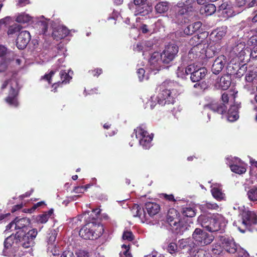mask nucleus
I'll list each match as a JSON object with an SVG mask.
<instances>
[{"label": "nucleus", "instance_id": "obj_1", "mask_svg": "<svg viewBox=\"0 0 257 257\" xmlns=\"http://www.w3.org/2000/svg\"><path fill=\"white\" fill-rule=\"evenodd\" d=\"M172 83L165 81L158 88L159 93L157 96H152L146 103V107L153 109L157 103L162 106L166 104H173L177 95L176 89L172 88Z\"/></svg>", "mask_w": 257, "mask_h": 257}, {"label": "nucleus", "instance_id": "obj_2", "mask_svg": "<svg viewBox=\"0 0 257 257\" xmlns=\"http://www.w3.org/2000/svg\"><path fill=\"white\" fill-rule=\"evenodd\" d=\"M195 0L180 1L174 7V12L170 15L172 22L178 24H182L188 21L190 13L195 10Z\"/></svg>", "mask_w": 257, "mask_h": 257}, {"label": "nucleus", "instance_id": "obj_3", "mask_svg": "<svg viewBox=\"0 0 257 257\" xmlns=\"http://www.w3.org/2000/svg\"><path fill=\"white\" fill-rule=\"evenodd\" d=\"M197 222L203 228L210 232L223 230L227 223L225 218L219 214L210 216L201 215L198 217Z\"/></svg>", "mask_w": 257, "mask_h": 257}, {"label": "nucleus", "instance_id": "obj_4", "mask_svg": "<svg viewBox=\"0 0 257 257\" xmlns=\"http://www.w3.org/2000/svg\"><path fill=\"white\" fill-rule=\"evenodd\" d=\"M8 87L10 89L8 96L6 98V102L12 107H16L19 105L18 100V84L17 80L14 77L10 80H6L2 85L1 89Z\"/></svg>", "mask_w": 257, "mask_h": 257}, {"label": "nucleus", "instance_id": "obj_5", "mask_svg": "<svg viewBox=\"0 0 257 257\" xmlns=\"http://www.w3.org/2000/svg\"><path fill=\"white\" fill-rule=\"evenodd\" d=\"M104 231L102 224L90 222L85 224L80 230L79 234L84 239H95L100 237Z\"/></svg>", "mask_w": 257, "mask_h": 257}, {"label": "nucleus", "instance_id": "obj_6", "mask_svg": "<svg viewBox=\"0 0 257 257\" xmlns=\"http://www.w3.org/2000/svg\"><path fill=\"white\" fill-rule=\"evenodd\" d=\"M256 224L257 216L251 211H243L241 214V220L233 223V225L237 226L238 229L242 233L245 232V229L252 231V227Z\"/></svg>", "mask_w": 257, "mask_h": 257}, {"label": "nucleus", "instance_id": "obj_7", "mask_svg": "<svg viewBox=\"0 0 257 257\" xmlns=\"http://www.w3.org/2000/svg\"><path fill=\"white\" fill-rule=\"evenodd\" d=\"M207 52L204 44L194 46L189 51L187 56L185 58V60L203 65L205 59L208 57L206 54Z\"/></svg>", "mask_w": 257, "mask_h": 257}, {"label": "nucleus", "instance_id": "obj_8", "mask_svg": "<svg viewBox=\"0 0 257 257\" xmlns=\"http://www.w3.org/2000/svg\"><path fill=\"white\" fill-rule=\"evenodd\" d=\"M220 241L226 251L231 253L237 252L240 257H248V253L237 244L232 237H221Z\"/></svg>", "mask_w": 257, "mask_h": 257}, {"label": "nucleus", "instance_id": "obj_9", "mask_svg": "<svg viewBox=\"0 0 257 257\" xmlns=\"http://www.w3.org/2000/svg\"><path fill=\"white\" fill-rule=\"evenodd\" d=\"M137 139L139 142L140 145L144 149H149L152 146V141L153 135L150 134L144 125H141L134 130Z\"/></svg>", "mask_w": 257, "mask_h": 257}, {"label": "nucleus", "instance_id": "obj_10", "mask_svg": "<svg viewBox=\"0 0 257 257\" xmlns=\"http://www.w3.org/2000/svg\"><path fill=\"white\" fill-rule=\"evenodd\" d=\"M174 213L176 214L177 211L172 209L169 211L167 221L171 227L173 232L177 234L182 235L185 230L189 229V226L183 221H180L177 217H173L170 215V213L173 214Z\"/></svg>", "mask_w": 257, "mask_h": 257}, {"label": "nucleus", "instance_id": "obj_11", "mask_svg": "<svg viewBox=\"0 0 257 257\" xmlns=\"http://www.w3.org/2000/svg\"><path fill=\"white\" fill-rule=\"evenodd\" d=\"M192 238L195 245L204 246L210 244L214 237L200 228H197L192 233Z\"/></svg>", "mask_w": 257, "mask_h": 257}, {"label": "nucleus", "instance_id": "obj_12", "mask_svg": "<svg viewBox=\"0 0 257 257\" xmlns=\"http://www.w3.org/2000/svg\"><path fill=\"white\" fill-rule=\"evenodd\" d=\"M179 51L178 46L174 43H170L166 46L162 53H160L162 62L169 64L177 56Z\"/></svg>", "mask_w": 257, "mask_h": 257}, {"label": "nucleus", "instance_id": "obj_13", "mask_svg": "<svg viewBox=\"0 0 257 257\" xmlns=\"http://www.w3.org/2000/svg\"><path fill=\"white\" fill-rule=\"evenodd\" d=\"M226 164L229 166L232 172L238 174H244L246 171V165L237 157L230 156L226 159Z\"/></svg>", "mask_w": 257, "mask_h": 257}, {"label": "nucleus", "instance_id": "obj_14", "mask_svg": "<svg viewBox=\"0 0 257 257\" xmlns=\"http://www.w3.org/2000/svg\"><path fill=\"white\" fill-rule=\"evenodd\" d=\"M38 234V231L36 229H32L29 230L27 233L24 234L18 238V241L22 246L25 248H31L34 245L35 239ZM20 235V234H19Z\"/></svg>", "mask_w": 257, "mask_h": 257}, {"label": "nucleus", "instance_id": "obj_15", "mask_svg": "<svg viewBox=\"0 0 257 257\" xmlns=\"http://www.w3.org/2000/svg\"><path fill=\"white\" fill-rule=\"evenodd\" d=\"M227 107L224 104L219 103H212L204 106L202 113L203 114H207L208 119L210 120V112H217L219 114H222L225 111Z\"/></svg>", "mask_w": 257, "mask_h": 257}, {"label": "nucleus", "instance_id": "obj_16", "mask_svg": "<svg viewBox=\"0 0 257 257\" xmlns=\"http://www.w3.org/2000/svg\"><path fill=\"white\" fill-rule=\"evenodd\" d=\"M30 224V220L27 218H18L11 222L6 226V231H12L13 230H24L25 228Z\"/></svg>", "mask_w": 257, "mask_h": 257}, {"label": "nucleus", "instance_id": "obj_17", "mask_svg": "<svg viewBox=\"0 0 257 257\" xmlns=\"http://www.w3.org/2000/svg\"><path fill=\"white\" fill-rule=\"evenodd\" d=\"M246 52H249V50L245 49L244 43L237 42L235 45L233 46L230 51V55L231 57H238L239 61H241L244 59V55L246 54Z\"/></svg>", "mask_w": 257, "mask_h": 257}, {"label": "nucleus", "instance_id": "obj_18", "mask_svg": "<svg viewBox=\"0 0 257 257\" xmlns=\"http://www.w3.org/2000/svg\"><path fill=\"white\" fill-rule=\"evenodd\" d=\"M148 0H134V4H130L128 7L130 10H134V13L135 16H145L149 14V11L146 9L144 10L146 2Z\"/></svg>", "mask_w": 257, "mask_h": 257}, {"label": "nucleus", "instance_id": "obj_19", "mask_svg": "<svg viewBox=\"0 0 257 257\" xmlns=\"http://www.w3.org/2000/svg\"><path fill=\"white\" fill-rule=\"evenodd\" d=\"M202 26L201 22L198 21L188 25L184 29L183 32L178 31L175 32V36L177 37H184L185 36L191 35L199 31Z\"/></svg>", "mask_w": 257, "mask_h": 257}, {"label": "nucleus", "instance_id": "obj_20", "mask_svg": "<svg viewBox=\"0 0 257 257\" xmlns=\"http://www.w3.org/2000/svg\"><path fill=\"white\" fill-rule=\"evenodd\" d=\"M162 57L160 53L155 52L152 54L149 61L150 69L152 71H158L161 69Z\"/></svg>", "mask_w": 257, "mask_h": 257}, {"label": "nucleus", "instance_id": "obj_21", "mask_svg": "<svg viewBox=\"0 0 257 257\" xmlns=\"http://www.w3.org/2000/svg\"><path fill=\"white\" fill-rule=\"evenodd\" d=\"M31 40L30 33L27 31H21L17 39L16 45L18 49H23L27 46Z\"/></svg>", "mask_w": 257, "mask_h": 257}, {"label": "nucleus", "instance_id": "obj_22", "mask_svg": "<svg viewBox=\"0 0 257 257\" xmlns=\"http://www.w3.org/2000/svg\"><path fill=\"white\" fill-rule=\"evenodd\" d=\"M226 62V57L225 56L222 55L217 57L212 65L211 70L213 73L219 74L222 70Z\"/></svg>", "mask_w": 257, "mask_h": 257}, {"label": "nucleus", "instance_id": "obj_23", "mask_svg": "<svg viewBox=\"0 0 257 257\" xmlns=\"http://www.w3.org/2000/svg\"><path fill=\"white\" fill-rule=\"evenodd\" d=\"M178 245L180 248L185 249L190 254H193L196 246L194 240L190 238L182 239L179 240Z\"/></svg>", "mask_w": 257, "mask_h": 257}, {"label": "nucleus", "instance_id": "obj_24", "mask_svg": "<svg viewBox=\"0 0 257 257\" xmlns=\"http://www.w3.org/2000/svg\"><path fill=\"white\" fill-rule=\"evenodd\" d=\"M211 192L213 197L218 201H221L225 199V194L222 191L221 185L219 184L215 183L211 186Z\"/></svg>", "mask_w": 257, "mask_h": 257}, {"label": "nucleus", "instance_id": "obj_25", "mask_svg": "<svg viewBox=\"0 0 257 257\" xmlns=\"http://www.w3.org/2000/svg\"><path fill=\"white\" fill-rule=\"evenodd\" d=\"M69 33V31L66 27L59 26L53 30L52 37L54 39L58 41L68 36Z\"/></svg>", "mask_w": 257, "mask_h": 257}, {"label": "nucleus", "instance_id": "obj_26", "mask_svg": "<svg viewBox=\"0 0 257 257\" xmlns=\"http://www.w3.org/2000/svg\"><path fill=\"white\" fill-rule=\"evenodd\" d=\"M19 232L20 231H17L15 236L11 235L5 239L4 242L5 248L3 251L4 255H7L8 254V252L7 250L11 247L15 242L17 243L18 242V238L20 237Z\"/></svg>", "mask_w": 257, "mask_h": 257}, {"label": "nucleus", "instance_id": "obj_27", "mask_svg": "<svg viewBox=\"0 0 257 257\" xmlns=\"http://www.w3.org/2000/svg\"><path fill=\"white\" fill-rule=\"evenodd\" d=\"M231 84V77L229 75H225L221 76L218 79L215 84V86L218 88L226 90L230 86Z\"/></svg>", "mask_w": 257, "mask_h": 257}, {"label": "nucleus", "instance_id": "obj_28", "mask_svg": "<svg viewBox=\"0 0 257 257\" xmlns=\"http://www.w3.org/2000/svg\"><path fill=\"white\" fill-rule=\"evenodd\" d=\"M207 72L205 67L198 68L193 74H191L190 79L193 82H197L203 79Z\"/></svg>", "mask_w": 257, "mask_h": 257}, {"label": "nucleus", "instance_id": "obj_29", "mask_svg": "<svg viewBox=\"0 0 257 257\" xmlns=\"http://www.w3.org/2000/svg\"><path fill=\"white\" fill-rule=\"evenodd\" d=\"M219 11H221V14L223 15H226V17H232L235 15L231 5L227 2L222 4L219 6Z\"/></svg>", "mask_w": 257, "mask_h": 257}, {"label": "nucleus", "instance_id": "obj_30", "mask_svg": "<svg viewBox=\"0 0 257 257\" xmlns=\"http://www.w3.org/2000/svg\"><path fill=\"white\" fill-rule=\"evenodd\" d=\"M238 107L237 105H231L228 109L227 118L229 121L233 122L236 120L238 117Z\"/></svg>", "mask_w": 257, "mask_h": 257}, {"label": "nucleus", "instance_id": "obj_31", "mask_svg": "<svg viewBox=\"0 0 257 257\" xmlns=\"http://www.w3.org/2000/svg\"><path fill=\"white\" fill-rule=\"evenodd\" d=\"M146 209L150 216H153L157 214L160 211L159 204L153 202H147L146 205Z\"/></svg>", "mask_w": 257, "mask_h": 257}, {"label": "nucleus", "instance_id": "obj_32", "mask_svg": "<svg viewBox=\"0 0 257 257\" xmlns=\"http://www.w3.org/2000/svg\"><path fill=\"white\" fill-rule=\"evenodd\" d=\"M169 9V3L167 1H157L155 6V10L158 14H164Z\"/></svg>", "mask_w": 257, "mask_h": 257}, {"label": "nucleus", "instance_id": "obj_33", "mask_svg": "<svg viewBox=\"0 0 257 257\" xmlns=\"http://www.w3.org/2000/svg\"><path fill=\"white\" fill-rule=\"evenodd\" d=\"M58 234V231L55 229L49 230L47 236L46 241L47 242V247L48 246L54 245L56 244V239Z\"/></svg>", "mask_w": 257, "mask_h": 257}, {"label": "nucleus", "instance_id": "obj_34", "mask_svg": "<svg viewBox=\"0 0 257 257\" xmlns=\"http://www.w3.org/2000/svg\"><path fill=\"white\" fill-rule=\"evenodd\" d=\"M132 212L134 217H138L143 222H145V220L146 219V214L139 205L135 204L133 206L132 209Z\"/></svg>", "mask_w": 257, "mask_h": 257}, {"label": "nucleus", "instance_id": "obj_35", "mask_svg": "<svg viewBox=\"0 0 257 257\" xmlns=\"http://www.w3.org/2000/svg\"><path fill=\"white\" fill-rule=\"evenodd\" d=\"M227 27H222L214 30L210 34L212 38H215L216 40L221 39L226 34Z\"/></svg>", "mask_w": 257, "mask_h": 257}, {"label": "nucleus", "instance_id": "obj_36", "mask_svg": "<svg viewBox=\"0 0 257 257\" xmlns=\"http://www.w3.org/2000/svg\"><path fill=\"white\" fill-rule=\"evenodd\" d=\"M69 72L67 73L65 71H61L60 73V78L61 80V82H58L57 83H54L52 87H54V89H55L57 86H58L60 84H67L69 83L70 80L72 78V77L69 75Z\"/></svg>", "mask_w": 257, "mask_h": 257}, {"label": "nucleus", "instance_id": "obj_37", "mask_svg": "<svg viewBox=\"0 0 257 257\" xmlns=\"http://www.w3.org/2000/svg\"><path fill=\"white\" fill-rule=\"evenodd\" d=\"M153 46V43L152 41H144L139 43L137 44L135 50L138 51H142L143 52L149 51Z\"/></svg>", "mask_w": 257, "mask_h": 257}, {"label": "nucleus", "instance_id": "obj_38", "mask_svg": "<svg viewBox=\"0 0 257 257\" xmlns=\"http://www.w3.org/2000/svg\"><path fill=\"white\" fill-rule=\"evenodd\" d=\"M201 11L202 13L205 14L206 16H210L216 11V7L214 4H208L202 7Z\"/></svg>", "mask_w": 257, "mask_h": 257}, {"label": "nucleus", "instance_id": "obj_39", "mask_svg": "<svg viewBox=\"0 0 257 257\" xmlns=\"http://www.w3.org/2000/svg\"><path fill=\"white\" fill-rule=\"evenodd\" d=\"M53 213V209L49 210L48 211L44 212L43 214L38 216L36 218V220L39 223H45L48 221V219L52 215Z\"/></svg>", "mask_w": 257, "mask_h": 257}, {"label": "nucleus", "instance_id": "obj_40", "mask_svg": "<svg viewBox=\"0 0 257 257\" xmlns=\"http://www.w3.org/2000/svg\"><path fill=\"white\" fill-rule=\"evenodd\" d=\"M31 17L26 13H21L18 15L16 21L20 23H26L30 21Z\"/></svg>", "mask_w": 257, "mask_h": 257}, {"label": "nucleus", "instance_id": "obj_41", "mask_svg": "<svg viewBox=\"0 0 257 257\" xmlns=\"http://www.w3.org/2000/svg\"><path fill=\"white\" fill-rule=\"evenodd\" d=\"M248 199L252 201H257V187L250 189L247 192Z\"/></svg>", "mask_w": 257, "mask_h": 257}, {"label": "nucleus", "instance_id": "obj_42", "mask_svg": "<svg viewBox=\"0 0 257 257\" xmlns=\"http://www.w3.org/2000/svg\"><path fill=\"white\" fill-rule=\"evenodd\" d=\"M122 250L119 253L120 257H132V254L130 252V245L123 244L121 246Z\"/></svg>", "mask_w": 257, "mask_h": 257}, {"label": "nucleus", "instance_id": "obj_43", "mask_svg": "<svg viewBox=\"0 0 257 257\" xmlns=\"http://www.w3.org/2000/svg\"><path fill=\"white\" fill-rule=\"evenodd\" d=\"M49 20L48 19H44L43 20H41L38 23V25L40 27V28L41 29L40 31V33L42 34H45L47 31L48 29V24Z\"/></svg>", "mask_w": 257, "mask_h": 257}, {"label": "nucleus", "instance_id": "obj_44", "mask_svg": "<svg viewBox=\"0 0 257 257\" xmlns=\"http://www.w3.org/2000/svg\"><path fill=\"white\" fill-rule=\"evenodd\" d=\"M245 80L249 82L257 81V74L256 72L248 71L245 75Z\"/></svg>", "mask_w": 257, "mask_h": 257}, {"label": "nucleus", "instance_id": "obj_45", "mask_svg": "<svg viewBox=\"0 0 257 257\" xmlns=\"http://www.w3.org/2000/svg\"><path fill=\"white\" fill-rule=\"evenodd\" d=\"M22 27L21 26L17 24H15L14 25H12V26H10L9 28L8 31V35H11L15 34L19 31H20Z\"/></svg>", "mask_w": 257, "mask_h": 257}, {"label": "nucleus", "instance_id": "obj_46", "mask_svg": "<svg viewBox=\"0 0 257 257\" xmlns=\"http://www.w3.org/2000/svg\"><path fill=\"white\" fill-rule=\"evenodd\" d=\"M250 164L252 166L250 172V176L253 178V176L256 177L257 181V161H255L252 158L249 159Z\"/></svg>", "mask_w": 257, "mask_h": 257}, {"label": "nucleus", "instance_id": "obj_47", "mask_svg": "<svg viewBox=\"0 0 257 257\" xmlns=\"http://www.w3.org/2000/svg\"><path fill=\"white\" fill-rule=\"evenodd\" d=\"M223 246H221L220 243H215L212 245V252L214 254H219L223 251Z\"/></svg>", "mask_w": 257, "mask_h": 257}, {"label": "nucleus", "instance_id": "obj_48", "mask_svg": "<svg viewBox=\"0 0 257 257\" xmlns=\"http://www.w3.org/2000/svg\"><path fill=\"white\" fill-rule=\"evenodd\" d=\"M237 92L235 93H231L230 94H228L226 92H224L222 95V100L224 103H228L229 99H230V100H234L236 94Z\"/></svg>", "mask_w": 257, "mask_h": 257}, {"label": "nucleus", "instance_id": "obj_49", "mask_svg": "<svg viewBox=\"0 0 257 257\" xmlns=\"http://www.w3.org/2000/svg\"><path fill=\"white\" fill-rule=\"evenodd\" d=\"M183 214L185 216L192 217L195 216V212L194 209L191 207H186L183 209Z\"/></svg>", "mask_w": 257, "mask_h": 257}, {"label": "nucleus", "instance_id": "obj_50", "mask_svg": "<svg viewBox=\"0 0 257 257\" xmlns=\"http://www.w3.org/2000/svg\"><path fill=\"white\" fill-rule=\"evenodd\" d=\"M47 252L49 253H51L52 255L54 256L59 255L60 252V250L59 249V247L56 246V244H54V245L48 246L47 247Z\"/></svg>", "mask_w": 257, "mask_h": 257}, {"label": "nucleus", "instance_id": "obj_51", "mask_svg": "<svg viewBox=\"0 0 257 257\" xmlns=\"http://www.w3.org/2000/svg\"><path fill=\"white\" fill-rule=\"evenodd\" d=\"M24 61V58L14 56L12 59L10 61L9 63L13 65H20Z\"/></svg>", "mask_w": 257, "mask_h": 257}, {"label": "nucleus", "instance_id": "obj_52", "mask_svg": "<svg viewBox=\"0 0 257 257\" xmlns=\"http://www.w3.org/2000/svg\"><path fill=\"white\" fill-rule=\"evenodd\" d=\"M177 75L178 77L184 79L186 78L187 73H185V68L182 66H179L176 72Z\"/></svg>", "mask_w": 257, "mask_h": 257}, {"label": "nucleus", "instance_id": "obj_53", "mask_svg": "<svg viewBox=\"0 0 257 257\" xmlns=\"http://www.w3.org/2000/svg\"><path fill=\"white\" fill-rule=\"evenodd\" d=\"M198 68L197 66H195L194 63L189 65L185 68V73H187V75L190 74L191 76V74H193Z\"/></svg>", "mask_w": 257, "mask_h": 257}, {"label": "nucleus", "instance_id": "obj_54", "mask_svg": "<svg viewBox=\"0 0 257 257\" xmlns=\"http://www.w3.org/2000/svg\"><path fill=\"white\" fill-rule=\"evenodd\" d=\"M194 257H211L209 252L203 249H199L195 254Z\"/></svg>", "mask_w": 257, "mask_h": 257}, {"label": "nucleus", "instance_id": "obj_55", "mask_svg": "<svg viewBox=\"0 0 257 257\" xmlns=\"http://www.w3.org/2000/svg\"><path fill=\"white\" fill-rule=\"evenodd\" d=\"M145 71L144 68H139L137 70V74L139 80L142 81L144 79H148V77L145 75Z\"/></svg>", "mask_w": 257, "mask_h": 257}, {"label": "nucleus", "instance_id": "obj_56", "mask_svg": "<svg viewBox=\"0 0 257 257\" xmlns=\"http://www.w3.org/2000/svg\"><path fill=\"white\" fill-rule=\"evenodd\" d=\"M247 70V65L246 64L242 65L237 70L236 74L237 77H241L244 73Z\"/></svg>", "mask_w": 257, "mask_h": 257}, {"label": "nucleus", "instance_id": "obj_57", "mask_svg": "<svg viewBox=\"0 0 257 257\" xmlns=\"http://www.w3.org/2000/svg\"><path fill=\"white\" fill-rule=\"evenodd\" d=\"M122 239L130 241L134 239V235L131 231H124L122 235Z\"/></svg>", "mask_w": 257, "mask_h": 257}, {"label": "nucleus", "instance_id": "obj_58", "mask_svg": "<svg viewBox=\"0 0 257 257\" xmlns=\"http://www.w3.org/2000/svg\"><path fill=\"white\" fill-rule=\"evenodd\" d=\"M204 207L208 209L217 210L219 208V206L215 203L206 202Z\"/></svg>", "mask_w": 257, "mask_h": 257}, {"label": "nucleus", "instance_id": "obj_59", "mask_svg": "<svg viewBox=\"0 0 257 257\" xmlns=\"http://www.w3.org/2000/svg\"><path fill=\"white\" fill-rule=\"evenodd\" d=\"M189 43L190 45L196 46L198 44H202L200 43L199 37L198 35H195L190 39Z\"/></svg>", "mask_w": 257, "mask_h": 257}, {"label": "nucleus", "instance_id": "obj_60", "mask_svg": "<svg viewBox=\"0 0 257 257\" xmlns=\"http://www.w3.org/2000/svg\"><path fill=\"white\" fill-rule=\"evenodd\" d=\"M177 245L175 243H170L167 247V250L168 251L171 253H174L177 251Z\"/></svg>", "mask_w": 257, "mask_h": 257}, {"label": "nucleus", "instance_id": "obj_61", "mask_svg": "<svg viewBox=\"0 0 257 257\" xmlns=\"http://www.w3.org/2000/svg\"><path fill=\"white\" fill-rule=\"evenodd\" d=\"M55 71L51 70L49 74H45L42 77V79L46 80L49 84L51 83V78L55 74Z\"/></svg>", "mask_w": 257, "mask_h": 257}, {"label": "nucleus", "instance_id": "obj_62", "mask_svg": "<svg viewBox=\"0 0 257 257\" xmlns=\"http://www.w3.org/2000/svg\"><path fill=\"white\" fill-rule=\"evenodd\" d=\"M11 21V18L9 17H7L4 19H2L0 20V27H2L3 26H6L7 25H9L10 24V22Z\"/></svg>", "mask_w": 257, "mask_h": 257}, {"label": "nucleus", "instance_id": "obj_63", "mask_svg": "<svg viewBox=\"0 0 257 257\" xmlns=\"http://www.w3.org/2000/svg\"><path fill=\"white\" fill-rule=\"evenodd\" d=\"M66 52V48L60 44L58 46V53L59 55H63L64 57L65 56V52Z\"/></svg>", "mask_w": 257, "mask_h": 257}, {"label": "nucleus", "instance_id": "obj_64", "mask_svg": "<svg viewBox=\"0 0 257 257\" xmlns=\"http://www.w3.org/2000/svg\"><path fill=\"white\" fill-rule=\"evenodd\" d=\"M253 46L251 49L250 56L253 58L257 57V44H251Z\"/></svg>", "mask_w": 257, "mask_h": 257}]
</instances>
